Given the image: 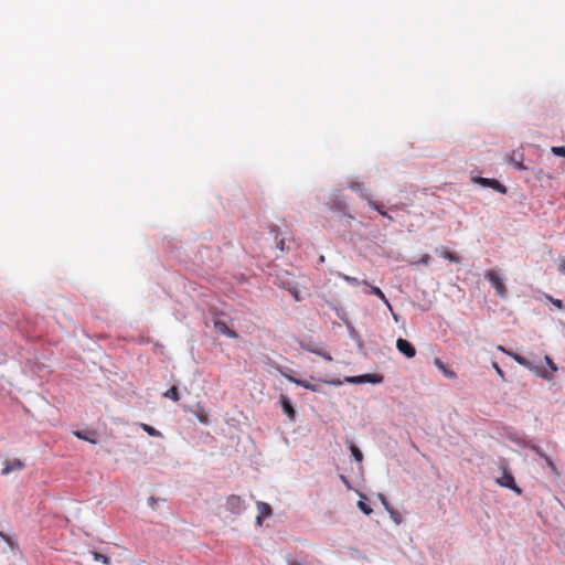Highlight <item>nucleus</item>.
Instances as JSON below:
<instances>
[{
    "mask_svg": "<svg viewBox=\"0 0 565 565\" xmlns=\"http://www.w3.org/2000/svg\"><path fill=\"white\" fill-rule=\"evenodd\" d=\"M428 258H429L428 256H424V257L422 258V262H423V263H427V262H428Z\"/></svg>",
    "mask_w": 565,
    "mask_h": 565,
    "instance_id": "obj_49",
    "label": "nucleus"
},
{
    "mask_svg": "<svg viewBox=\"0 0 565 565\" xmlns=\"http://www.w3.org/2000/svg\"><path fill=\"white\" fill-rule=\"evenodd\" d=\"M361 380L362 383L380 384L384 377L381 374H362Z\"/></svg>",
    "mask_w": 565,
    "mask_h": 565,
    "instance_id": "obj_17",
    "label": "nucleus"
},
{
    "mask_svg": "<svg viewBox=\"0 0 565 565\" xmlns=\"http://www.w3.org/2000/svg\"><path fill=\"white\" fill-rule=\"evenodd\" d=\"M406 206L405 203H396L391 206V210H403Z\"/></svg>",
    "mask_w": 565,
    "mask_h": 565,
    "instance_id": "obj_37",
    "label": "nucleus"
},
{
    "mask_svg": "<svg viewBox=\"0 0 565 565\" xmlns=\"http://www.w3.org/2000/svg\"><path fill=\"white\" fill-rule=\"evenodd\" d=\"M445 258L449 259L450 262H456V257L452 254H450V253H447L445 255Z\"/></svg>",
    "mask_w": 565,
    "mask_h": 565,
    "instance_id": "obj_41",
    "label": "nucleus"
},
{
    "mask_svg": "<svg viewBox=\"0 0 565 565\" xmlns=\"http://www.w3.org/2000/svg\"><path fill=\"white\" fill-rule=\"evenodd\" d=\"M486 278L489 280L491 286L495 289L497 295L504 299L508 295V288L505 286L504 278L494 269L487 271Z\"/></svg>",
    "mask_w": 565,
    "mask_h": 565,
    "instance_id": "obj_2",
    "label": "nucleus"
},
{
    "mask_svg": "<svg viewBox=\"0 0 565 565\" xmlns=\"http://www.w3.org/2000/svg\"><path fill=\"white\" fill-rule=\"evenodd\" d=\"M396 349L399 353L405 355L408 359H412L416 355L415 347L406 339L399 338L396 341Z\"/></svg>",
    "mask_w": 565,
    "mask_h": 565,
    "instance_id": "obj_8",
    "label": "nucleus"
},
{
    "mask_svg": "<svg viewBox=\"0 0 565 565\" xmlns=\"http://www.w3.org/2000/svg\"><path fill=\"white\" fill-rule=\"evenodd\" d=\"M558 270L562 275H565V259H562L558 266Z\"/></svg>",
    "mask_w": 565,
    "mask_h": 565,
    "instance_id": "obj_38",
    "label": "nucleus"
},
{
    "mask_svg": "<svg viewBox=\"0 0 565 565\" xmlns=\"http://www.w3.org/2000/svg\"><path fill=\"white\" fill-rule=\"evenodd\" d=\"M324 383L333 385V386H341L343 382L340 380H330V381H324Z\"/></svg>",
    "mask_w": 565,
    "mask_h": 565,
    "instance_id": "obj_32",
    "label": "nucleus"
},
{
    "mask_svg": "<svg viewBox=\"0 0 565 565\" xmlns=\"http://www.w3.org/2000/svg\"><path fill=\"white\" fill-rule=\"evenodd\" d=\"M434 364L438 367V370L441 371V373L445 375V377L447 379H455L456 377V373L450 370L449 367L446 366V364L438 358H436L434 360Z\"/></svg>",
    "mask_w": 565,
    "mask_h": 565,
    "instance_id": "obj_15",
    "label": "nucleus"
},
{
    "mask_svg": "<svg viewBox=\"0 0 565 565\" xmlns=\"http://www.w3.org/2000/svg\"><path fill=\"white\" fill-rule=\"evenodd\" d=\"M358 508L365 514V515H370L373 510L371 509V507L369 504H366L364 501L360 500L358 501Z\"/></svg>",
    "mask_w": 565,
    "mask_h": 565,
    "instance_id": "obj_25",
    "label": "nucleus"
},
{
    "mask_svg": "<svg viewBox=\"0 0 565 565\" xmlns=\"http://www.w3.org/2000/svg\"><path fill=\"white\" fill-rule=\"evenodd\" d=\"M348 188L351 189L353 192L358 193L359 196L366 202H369V200L372 199L370 189L366 188L364 182L351 181L348 183Z\"/></svg>",
    "mask_w": 565,
    "mask_h": 565,
    "instance_id": "obj_7",
    "label": "nucleus"
},
{
    "mask_svg": "<svg viewBox=\"0 0 565 565\" xmlns=\"http://www.w3.org/2000/svg\"><path fill=\"white\" fill-rule=\"evenodd\" d=\"M257 509H258V515H260V518H268L271 515V512H273L271 507L266 502L258 501Z\"/></svg>",
    "mask_w": 565,
    "mask_h": 565,
    "instance_id": "obj_18",
    "label": "nucleus"
},
{
    "mask_svg": "<svg viewBox=\"0 0 565 565\" xmlns=\"http://www.w3.org/2000/svg\"><path fill=\"white\" fill-rule=\"evenodd\" d=\"M390 312L392 313V318H393V320H394L395 322H398V321H399V316H398L396 312H394V310H393V309H392V311H390Z\"/></svg>",
    "mask_w": 565,
    "mask_h": 565,
    "instance_id": "obj_40",
    "label": "nucleus"
},
{
    "mask_svg": "<svg viewBox=\"0 0 565 565\" xmlns=\"http://www.w3.org/2000/svg\"><path fill=\"white\" fill-rule=\"evenodd\" d=\"M498 483L501 487L513 490L516 493H521V489L516 486L514 477L510 472H503L502 477L498 479Z\"/></svg>",
    "mask_w": 565,
    "mask_h": 565,
    "instance_id": "obj_11",
    "label": "nucleus"
},
{
    "mask_svg": "<svg viewBox=\"0 0 565 565\" xmlns=\"http://www.w3.org/2000/svg\"><path fill=\"white\" fill-rule=\"evenodd\" d=\"M92 555H93L94 561L102 562L103 564H106V565L109 564V558L106 555H104L99 552H92Z\"/></svg>",
    "mask_w": 565,
    "mask_h": 565,
    "instance_id": "obj_24",
    "label": "nucleus"
},
{
    "mask_svg": "<svg viewBox=\"0 0 565 565\" xmlns=\"http://www.w3.org/2000/svg\"><path fill=\"white\" fill-rule=\"evenodd\" d=\"M499 350L503 351L504 353L509 354L510 356L513 358V360L519 363L520 365L526 367V369H530L532 371L535 372L536 375L539 376H542V377H546V374H545V371L542 369V367H536L532 364V362L530 360H527L526 358L518 354V353H512V352H508L505 351L502 347H499Z\"/></svg>",
    "mask_w": 565,
    "mask_h": 565,
    "instance_id": "obj_3",
    "label": "nucleus"
},
{
    "mask_svg": "<svg viewBox=\"0 0 565 565\" xmlns=\"http://www.w3.org/2000/svg\"><path fill=\"white\" fill-rule=\"evenodd\" d=\"M545 462L551 460V458L544 452V455L541 457Z\"/></svg>",
    "mask_w": 565,
    "mask_h": 565,
    "instance_id": "obj_47",
    "label": "nucleus"
},
{
    "mask_svg": "<svg viewBox=\"0 0 565 565\" xmlns=\"http://www.w3.org/2000/svg\"><path fill=\"white\" fill-rule=\"evenodd\" d=\"M74 435H75L77 438H79V439H84V440H87V441L93 443V444H95V443H96V440H95V439H93V438H90V437L88 436V434H87V433L76 430V431H74Z\"/></svg>",
    "mask_w": 565,
    "mask_h": 565,
    "instance_id": "obj_28",
    "label": "nucleus"
},
{
    "mask_svg": "<svg viewBox=\"0 0 565 565\" xmlns=\"http://www.w3.org/2000/svg\"><path fill=\"white\" fill-rule=\"evenodd\" d=\"M547 298L550 299V301H551V302H552L556 308H558V309H565V306H564V303H563V301H562V300H559V299H555V298H552V297H550V296H548Z\"/></svg>",
    "mask_w": 565,
    "mask_h": 565,
    "instance_id": "obj_31",
    "label": "nucleus"
},
{
    "mask_svg": "<svg viewBox=\"0 0 565 565\" xmlns=\"http://www.w3.org/2000/svg\"><path fill=\"white\" fill-rule=\"evenodd\" d=\"M24 468V462L20 459H11L7 460L4 467L1 471V475L7 476L12 471L22 470Z\"/></svg>",
    "mask_w": 565,
    "mask_h": 565,
    "instance_id": "obj_14",
    "label": "nucleus"
},
{
    "mask_svg": "<svg viewBox=\"0 0 565 565\" xmlns=\"http://www.w3.org/2000/svg\"><path fill=\"white\" fill-rule=\"evenodd\" d=\"M340 479H341V481L347 486V488H348V489H351V484H350V482L348 481L347 477H344V476H342V475H341V476H340Z\"/></svg>",
    "mask_w": 565,
    "mask_h": 565,
    "instance_id": "obj_39",
    "label": "nucleus"
},
{
    "mask_svg": "<svg viewBox=\"0 0 565 565\" xmlns=\"http://www.w3.org/2000/svg\"><path fill=\"white\" fill-rule=\"evenodd\" d=\"M511 440H513V441H515V443H518V444H521V438H520V437H518V436H513V437H511Z\"/></svg>",
    "mask_w": 565,
    "mask_h": 565,
    "instance_id": "obj_42",
    "label": "nucleus"
},
{
    "mask_svg": "<svg viewBox=\"0 0 565 565\" xmlns=\"http://www.w3.org/2000/svg\"><path fill=\"white\" fill-rule=\"evenodd\" d=\"M383 217L387 218L388 221H393V216L391 214H388V212L386 211V215H382Z\"/></svg>",
    "mask_w": 565,
    "mask_h": 565,
    "instance_id": "obj_43",
    "label": "nucleus"
},
{
    "mask_svg": "<svg viewBox=\"0 0 565 565\" xmlns=\"http://www.w3.org/2000/svg\"><path fill=\"white\" fill-rule=\"evenodd\" d=\"M525 447H527L529 449L534 451L537 456H540V458L544 455V451L539 446H536L534 444L525 445Z\"/></svg>",
    "mask_w": 565,
    "mask_h": 565,
    "instance_id": "obj_30",
    "label": "nucleus"
},
{
    "mask_svg": "<svg viewBox=\"0 0 565 565\" xmlns=\"http://www.w3.org/2000/svg\"><path fill=\"white\" fill-rule=\"evenodd\" d=\"M545 462L551 460V458L544 452V455L541 457Z\"/></svg>",
    "mask_w": 565,
    "mask_h": 565,
    "instance_id": "obj_46",
    "label": "nucleus"
},
{
    "mask_svg": "<svg viewBox=\"0 0 565 565\" xmlns=\"http://www.w3.org/2000/svg\"><path fill=\"white\" fill-rule=\"evenodd\" d=\"M349 449L353 456V458L358 461V462H362L363 461V454L362 451L353 444H350L349 446Z\"/></svg>",
    "mask_w": 565,
    "mask_h": 565,
    "instance_id": "obj_21",
    "label": "nucleus"
},
{
    "mask_svg": "<svg viewBox=\"0 0 565 565\" xmlns=\"http://www.w3.org/2000/svg\"><path fill=\"white\" fill-rule=\"evenodd\" d=\"M279 373L286 377L288 381L299 385V386H302L303 388L306 390H309L311 392H315V393H320L321 392V386L318 385V384H311L310 382L306 381V380H300V379H296L291 375L288 374V372H291V370L289 369H278Z\"/></svg>",
    "mask_w": 565,
    "mask_h": 565,
    "instance_id": "obj_4",
    "label": "nucleus"
},
{
    "mask_svg": "<svg viewBox=\"0 0 565 565\" xmlns=\"http://www.w3.org/2000/svg\"><path fill=\"white\" fill-rule=\"evenodd\" d=\"M141 427L142 429L150 436L152 437H161L162 434L161 431H159L158 429H156L154 427L148 425V424H141Z\"/></svg>",
    "mask_w": 565,
    "mask_h": 565,
    "instance_id": "obj_22",
    "label": "nucleus"
},
{
    "mask_svg": "<svg viewBox=\"0 0 565 565\" xmlns=\"http://www.w3.org/2000/svg\"><path fill=\"white\" fill-rule=\"evenodd\" d=\"M379 497V500L381 501L382 505L384 507V509L388 512L391 519L396 523V524H401L403 519H402V515L398 511H396L391 504L390 502L387 501L386 497L382 493H379L377 494Z\"/></svg>",
    "mask_w": 565,
    "mask_h": 565,
    "instance_id": "obj_9",
    "label": "nucleus"
},
{
    "mask_svg": "<svg viewBox=\"0 0 565 565\" xmlns=\"http://www.w3.org/2000/svg\"><path fill=\"white\" fill-rule=\"evenodd\" d=\"M339 276L344 280L347 281L349 285H352V286H359V285H365V286H370L369 282L366 280H359L358 278L355 277H352V276H349V275H345V274H339Z\"/></svg>",
    "mask_w": 565,
    "mask_h": 565,
    "instance_id": "obj_19",
    "label": "nucleus"
},
{
    "mask_svg": "<svg viewBox=\"0 0 565 565\" xmlns=\"http://www.w3.org/2000/svg\"><path fill=\"white\" fill-rule=\"evenodd\" d=\"M262 521H263V518H260V515H257V518H256V523H257L258 525H260V524H262Z\"/></svg>",
    "mask_w": 565,
    "mask_h": 565,
    "instance_id": "obj_48",
    "label": "nucleus"
},
{
    "mask_svg": "<svg viewBox=\"0 0 565 565\" xmlns=\"http://www.w3.org/2000/svg\"><path fill=\"white\" fill-rule=\"evenodd\" d=\"M472 181L487 188H491L499 193H505L507 188L495 179H488L482 177L472 178Z\"/></svg>",
    "mask_w": 565,
    "mask_h": 565,
    "instance_id": "obj_5",
    "label": "nucleus"
},
{
    "mask_svg": "<svg viewBox=\"0 0 565 565\" xmlns=\"http://www.w3.org/2000/svg\"><path fill=\"white\" fill-rule=\"evenodd\" d=\"M551 151L553 154H555L557 157L565 158V147L564 146H554L551 148Z\"/></svg>",
    "mask_w": 565,
    "mask_h": 565,
    "instance_id": "obj_26",
    "label": "nucleus"
},
{
    "mask_svg": "<svg viewBox=\"0 0 565 565\" xmlns=\"http://www.w3.org/2000/svg\"><path fill=\"white\" fill-rule=\"evenodd\" d=\"M367 204L379 212L380 215H386V211L384 210V205L382 203H379L376 201H373L372 199L369 200Z\"/></svg>",
    "mask_w": 565,
    "mask_h": 565,
    "instance_id": "obj_23",
    "label": "nucleus"
},
{
    "mask_svg": "<svg viewBox=\"0 0 565 565\" xmlns=\"http://www.w3.org/2000/svg\"><path fill=\"white\" fill-rule=\"evenodd\" d=\"M226 509L233 514H241L245 510V502L238 495H230L226 500Z\"/></svg>",
    "mask_w": 565,
    "mask_h": 565,
    "instance_id": "obj_6",
    "label": "nucleus"
},
{
    "mask_svg": "<svg viewBox=\"0 0 565 565\" xmlns=\"http://www.w3.org/2000/svg\"><path fill=\"white\" fill-rule=\"evenodd\" d=\"M289 565H299V564H296V563H289Z\"/></svg>",
    "mask_w": 565,
    "mask_h": 565,
    "instance_id": "obj_50",
    "label": "nucleus"
},
{
    "mask_svg": "<svg viewBox=\"0 0 565 565\" xmlns=\"http://www.w3.org/2000/svg\"><path fill=\"white\" fill-rule=\"evenodd\" d=\"M545 360H546V362H547L548 366H550L553 371H556V365H555V363L553 362V360H552L550 356H547V355L545 356Z\"/></svg>",
    "mask_w": 565,
    "mask_h": 565,
    "instance_id": "obj_35",
    "label": "nucleus"
},
{
    "mask_svg": "<svg viewBox=\"0 0 565 565\" xmlns=\"http://www.w3.org/2000/svg\"><path fill=\"white\" fill-rule=\"evenodd\" d=\"M279 404L281 406L282 412L286 414V416L294 422L296 418V411L294 408V405L290 401V398L287 395L281 394L279 396Z\"/></svg>",
    "mask_w": 565,
    "mask_h": 565,
    "instance_id": "obj_10",
    "label": "nucleus"
},
{
    "mask_svg": "<svg viewBox=\"0 0 565 565\" xmlns=\"http://www.w3.org/2000/svg\"><path fill=\"white\" fill-rule=\"evenodd\" d=\"M292 295H294V297H295V299H296L297 301H299V300H300V298H299V296H298V291H297V290H294V291H292Z\"/></svg>",
    "mask_w": 565,
    "mask_h": 565,
    "instance_id": "obj_45",
    "label": "nucleus"
},
{
    "mask_svg": "<svg viewBox=\"0 0 565 565\" xmlns=\"http://www.w3.org/2000/svg\"><path fill=\"white\" fill-rule=\"evenodd\" d=\"M493 366L495 367L497 372H498L500 375H502V374H503V372L501 371V369L498 366V364H497V363H494V364H493Z\"/></svg>",
    "mask_w": 565,
    "mask_h": 565,
    "instance_id": "obj_44",
    "label": "nucleus"
},
{
    "mask_svg": "<svg viewBox=\"0 0 565 565\" xmlns=\"http://www.w3.org/2000/svg\"><path fill=\"white\" fill-rule=\"evenodd\" d=\"M157 502H158V499H157V498H154V497H149V498H148V504H149V507H151L152 509H154V507H156Z\"/></svg>",
    "mask_w": 565,
    "mask_h": 565,
    "instance_id": "obj_34",
    "label": "nucleus"
},
{
    "mask_svg": "<svg viewBox=\"0 0 565 565\" xmlns=\"http://www.w3.org/2000/svg\"><path fill=\"white\" fill-rule=\"evenodd\" d=\"M307 350H308L309 352H311V353H315V354H317V355L322 356L323 359H326V360H328V361H331V360H332V358H331V355H330V354H328V353H326V352H322V351H320V350H318V349H315V348H308Z\"/></svg>",
    "mask_w": 565,
    "mask_h": 565,
    "instance_id": "obj_27",
    "label": "nucleus"
},
{
    "mask_svg": "<svg viewBox=\"0 0 565 565\" xmlns=\"http://www.w3.org/2000/svg\"><path fill=\"white\" fill-rule=\"evenodd\" d=\"M163 397L172 399L173 402H178L180 399L178 387H170L167 392L163 393Z\"/></svg>",
    "mask_w": 565,
    "mask_h": 565,
    "instance_id": "obj_20",
    "label": "nucleus"
},
{
    "mask_svg": "<svg viewBox=\"0 0 565 565\" xmlns=\"http://www.w3.org/2000/svg\"><path fill=\"white\" fill-rule=\"evenodd\" d=\"M546 465H547V467L551 469V471H552L554 475H557V469H556V467H555V465H554V462H553V460H552V459H551V460H548V461L546 462Z\"/></svg>",
    "mask_w": 565,
    "mask_h": 565,
    "instance_id": "obj_33",
    "label": "nucleus"
},
{
    "mask_svg": "<svg viewBox=\"0 0 565 565\" xmlns=\"http://www.w3.org/2000/svg\"><path fill=\"white\" fill-rule=\"evenodd\" d=\"M276 246L280 249V250H285V249H288V247H286L285 245V241L284 239H280L276 243Z\"/></svg>",
    "mask_w": 565,
    "mask_h": 565,
    "instance_id": "obj_36",
    "label": "nucleus"
},
{
    "mask_svg": "<svg viewBox=\"0 0 565 565\" xmlns=\"http://www.w3.org/2000/svg\"><path fill=\"white\" fill-rule=\"evenodd\" d=\"M524 153L521 150H513L509 163L518 170H527V167L523 164Z\"/></svg>",
    "mask_w": 565,
    "mask_h": 565,
    "instance_id": "obj_12",
    "label": "nucleus"
},
{
    "mask_svg": "<svg viewBox=\"0 0 565 565\" xmlns=\"http://www.w3.org/2000/svg\"><path fill=\"white\" fill-rule=\"evenodd\" d=\"M214 329L231 339H236L238 337L237 332L232 330L225 321L223 320H215L214 321Z\"/></svg>",
    "mask_w": 565,
    "mask_h": 565,
    "instance_id": "obj_13",
    "label": "nucleus"
},
{
    "mask_svg": "<svg viewBox=\"0 0 565 565\" xmlns=\"http://www.w3.org/2000/svg\"><path fill=\"white\" fill-rule=\"evenodd\" d=\"M370 294L379 297L383 303L387 307V309L390 311H392V306L390 303V301L387 300V298L385 297L384 292L379 288V287H375V286H370Z\"/></svg>",
    "mask_w": 565,
    "mask_h": 565,
    "instance_id": "obj_16",
    "label": "nucleus"
},
{
    "mask_svg": "<svg viewBox=\"0 0 565 565\" xmlns=\"http://www.w3.org/2000/svg\"><path fill=\"white\" fill-rule=\"evenodd\" d=\"M344 382L350 384H362L361 375L345 376Z\"/></svg>",
    "mask_w": 565,
    "mask_h": 565,
    "instance_id": "obj_29",
    "label": "nucleus"
},
{
    "mask_svg": "<svg viewBox=\"0 0 565 565\" xmlns=\"http://www.w3.org/2000/svg\"><path fill=\"white\" fill-rule=\"evenodd\" d=\"M327 206L330 211H335L345 217L354 218V216L350 213V206L344 200V196L341 194L340 190H334L330 193L327 201Z\"/></svg>",
    "mask_w": 565,
    "mask_h": 565,
    "instance_id": "obj_1",
    "label": "nucleus"
}]
</instances>
